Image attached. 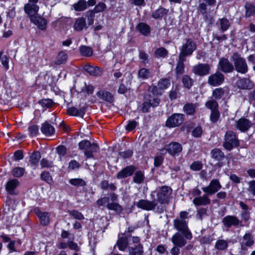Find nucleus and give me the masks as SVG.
Masks as SVG:
<instances>
[{
  "label": "nucleus",
  "instance_id": "2",
  "mask_svg": "<svg viewBox=\"0 0 255 255\" xmlns=\"http://www.w3.org/2000/svg\"><path fill=\"white\" fill-rule=\"evenodd\" d=\"M172 192V190L170 187L163 186L157 188L155 191L152 192L151 196L153 198L156 193L157 197V200L156 201L157 203L158 202L160 204H167L169 200L170 196Z\"/></svg>",
  "mask_w": 255,
  "mask_h": 255
},
{
  "label": "nucleus",
  "instance_id": "13",
  "mask_svg": "<svg viewBox=\"0 0 255 255\" xmlns=\"http://www.w3.org/2000/svg\"><path fill=\"white\" fill-rule=\"evenodd\" d=\"M219 66L221 71L224 73H232L234 70V64L226 58L223 57L220 59Z\"/></svg>",
  "mask_w": 255,
  "mask_h": 255
},
{
  "label": "nucleus",
  "instance_id": "49",
  "mask_svg": "<svg viewBox=\"0 0 255 255\" xmlns=\"http://www.w3.org/2000/svg\"><path fill=\"white\" fill-rule=\"evenodd\" d=\"M225 138L234 143L235 146L238 145V141L236 138V134L234 132L231 131L227 132L226 134Z\"/></svg>",
  "mask_w": 255,
  "mask_h": 255
},
{
  "label": "nucleus",
  "instance_id": "16",
  "mask_svg": "<svg viewBox=\"0 0 255 255\" xmlns=\"http://www.w3.org/2000/svg\"><path fill=\"white\" fill-rule=\"evenodd\" d=\"M83 68L86 72L88 73L89 75L92 76H100L103 72L102 70L99 67L94 66L89 64L85 65Z\"/></svg>",
  "mask_w": 255,
  "mask_h": 255
},
{
  "label": "nucleus",
  "instance_id": "47",
  "mask_svg": "<svg viewBox=\"0 0 255 255\" xmlns=\"http://www.w3.org/2000/svg\"><path fill=\"white\" fill-rule=\"evenodd\" d=\"M168 51L163 47L157 48L154 52L155 56L157 58H164L168 54Z\"/></svg>",
  "mask_w": 255,
  "mask_h": 255
},
{
  "label": "nucleus",
  "instance_id": "46",
  "mask_svg": "<svg viewBox=\"0 0 255 255\" xmlns=\"http://www.w3.org/2000/svg\"><path fill=\"white\" fill-rule=\"evenodd\" d=\"M170 85L169 79L165 78L160 79L158 83V87L160 90H165L169 87Z\"/></svg>",
  "mask_w": 255,
  "mask_h": 255
},
{
  "label": "nucleus",
  "instance_id": "45",
  "mask_svg": "<svg viewBox=\"0 0 255 255\" xmlns=\"http://www.w3.org/2000/svg\"><path fill=\"white\" fill-rule=\"evenodd\" d=\"M198 104L187 103L183 107L184 112H195L198 107Z\"/></svg>",
  "mask_w": 255,
  "mask_h": 255
},
{
  "label": "nucleus",
  "instance_id": "10",
  "mask_svg": "<svg viewBox=\"0 0 255 255\" xmlns=\"http://www.w3.org/2000/svg\"><path fill=\"white\" fill-rule=\"evenodd\" d=\"M210 65L207 63H199L193 67V72L197 75L204 76L210 73Z\"/></svg>",
  "mask_w": 255,
  "mask_h": 255
},
{
  "label": "nucleus",
  "instance_id": "58",
  "mask_svg": "<svg viewBox=\"0 0 255 255\" xmlns=\"http://www.w3.org/2000/svg\"><path fill=\"white\" fill-rule=\"evenodd\" d=\"M107 8L106 4L104 2H100L96 5L94 8V11L95 13L101 12L104 11Z\"/></svg>",
  "mask_w": 255,
  "mask_h": 255
},
{
  "label": "nucleus",
  "instance_id": "42",
  "mask_svg": "<svg viewBox=\"0 0 255 255\" xmlns=\"http://www.w3.org/2000/svg\"><path fill=\"white\" fill-rule=\"evenodd\" d=\"M150 76V71L145 68L140 69L138 72V77L142 79H147Z\"/></svg>",
  "mask_w": 255,
  "mask_h": 255
},
{
  "label": "nucleus",
  "instance_id": "59",
  "mask_svg": "<svg viewBox=\"0 0 255 255\" xmlns=\"http://www.w3.org/2000/svg\"><path fill=\"white\" fill-rule=\"evenodd\" d=\"M164 157L161 154H157L154 160V165L156 167H159L163 163Z\"/></svg>",
  "mask_w": 255,
  "mask_h": 255
},
{
  "label": "nucleus",
  "instance_id": "6",
  "mask_svg": "<svg viewBox=\"0 0 255 255\" xmlns=\"http://www.w3.org/2000/svg\"><path fill=\"white\" fill-rule=\"evenodd\" d=\"M39 0H28V3L24 6V10L26 14L31 17L35 15L39 10V6L37 4Z\"/></svg>",
  "mask_w": 255,
  "mask_h": 255
},
{
  "label": "nucleus",
  "instance_id": "50",
  "mask_svg": "<svg viewBox=\"0 0 255 255\" xmlns=\"http://www.w3.org/2000/svg\"><path fill=\"white\" fill-rule=\"evenodd\" d=\"M212 157L217 160H220L224 157V153L219 149H214L211 151Z\"/></svg>",
  "mask_w": 255,
  "mask_h": 255
},
{
  "label": "nucleus",
  "instance_id": "48",
  "mask_svg": "<svg viewBox=\"0 0 255 255\" xmlns=\"http://www.w3.org/2000/svg\"><path fill=\"white\" fill-rule=\"evenodd\" d=\"M206 106L207 108L210 109L211 112H218L217 108L218 107V103L214 100H211L208 101L206 103Z\"/></svg>",
  "mask_w": 255,
  "mask_h": 255
},
{
  "label": "nucleus",
  "instance_id": "17",
  "mask_svg": "<svg viewBox=\"0 0 255 255\" xmlns=\"http://www.w3.org/2000/svg\"><path fill=\"white\" fill-rule=\"evenodd\" d=\"M252 126V123L247 119L242 118L237 122L236 127L242 132L247 131Z\"/></svg>",
  "mask_w": 255,
  "mask_h": 255
},
{
  "label": "nucleus",
  "instance_id": "44",
  "mask_svg": "<svg viewBox=\"0 0 255 255\" xmlns=\"http://www.w3.org/2000/svg\"><path fill=\"white\" fill-rule=\"evenodd\" d=\"M25 172V169L22 167H16L14 168L11 171V174L13 177H22Z\"/></svg>",
  "mask_w": 255,
  "mask_h": 255
},
{
  "label": "nucleus",
  "instance_id": "61",
  "mask_svg": "<svg viewBox=\"0 0 255 255\" xmlns=\"http://www.w3.org/2000/svg\"><path fill=\"white\" fill-rule=\"evenodd\" d=\"M138 125V122L134 120L129 121L128 124L126 127V129L128 131H130L134 129Z\"/></svg>",
  "mask_w": 255,
  "mask_h": 255
},
{
  "label": "nucleus",
  "instance_id": "52",
  "mask_svg": "<svg viewBox=\"0 0 255 255\" xmlns=\"http://www.w3.org/2000/svg\"><path fill=\"white\" fill-rule=\"evenodd\" d=\"M182 83L186 88L190 89L193 85V81L189 76L185 75L182 77Z\"/></svg>",
  "mask_w": 255,
  "mask_h": 255
},
{
  "label": "nucleus",
  "instance_id": "32",
  "mask_svg": "<svg viewBox=\"0 0 255 255\" xmlns=\"http://www.w3.org/2000/svg\"><path fill=\"white\" fill-rule=\"evenodd\" d=\"M117 245L119 250L121 251H125L128 246L127 238L125 237H119L117 242Z\"/></svg>",
  "mask_w": 255,
  "mask_h": 255
},
{
  "label": "nucleus",
  "instance_id": "64",
  "mask_svg": "<svg viewBox=\"0 0 255 255\" xmlns=\"http://www.w3.org/2000/svg\"><path fill=\"white\" fill-rule=\"evenodd\" d=\"M107 208L109 210H115V211H121L122 210V207L119 204L117 203H108Z\"/></svg>",
  "mask_w": 255,
  "mask_h": 255
},
{
  "label": "nucleus",
  "instance_id": "25",
  "mask_svg": "<svg viewBox=\"0 0 255 255\" xmlns=\"http://www.w3.org/2000/svg\"><path fill=\"white\" fill-rule=\"evenodd\" d=\"M254 241L253 236L250 233H246L243 237L241 242L242 249L251 247L254 244Z\"/></svg>",
  "mask_w": 255,
  "mask_h": 255
},
{
  "label": "nucleus",
  "instance_id": "9",
  "mask_svg": "<svg viewBox=\"0 0 255 255\" xmlns=\"http://www.w3.org/2000/svg\"><path fill=\"white\" fill-rule=\"evenodd\" d=\"M222 188V185L218 179H213L208 186L203 187L202 191L208 195L214 194Z\"/></svg>",
  "mask_w": 255,
  "mask_h": 255
},
{
  "label": "nucleus",
  "instance_id": "23",
  "mask_svg": "<svg viewBox=\"0 0 255 255\" xmlns=\"http://www.w3.org/2000/svg\"><path fill=\"white\" fill-rule=\"evenodd\" d=\"M174 228L179 232H185L188 229V222L180 219H175L173 221Z\"/></svg>",
  "mask_w": 255,
  "mask_h": 255
},
{
  "label": "nucleus",
  "instance_id": "38",
  "mask_svg": "<svg viewBox=\"0 0 255 255\" xmlns=\"http://www.w3.org/2000/svg\"><path fill=\"white\" fill-rule=\"evenodd\" d=\"M67 56L65 52L61 51L58 53L56 57L54 63L55 64L59 65L65 63L67 61Z\"/></svg>",
  "mask_w": 255,
  "mask_h": 255
},
{
  "label": "nucleus",
  "instance_id": "26",
  "mask_svg": "<svg viewBox=\"0 0 255 255\" xmlns=\"http://www.w3.org/2000/svg\"><path fill=\"white\" fill-rule=\"evenodd\" d=\"M31 21L41 30H45L46 28L47 20L41 17L35 16L31 18Z\"/></svg>",
  "mask_w": 255,
  "mask_h": 255
},
{
  "label": "nucleus",
  "instance_id": "7",
  "mask_svg": "<svg viewBox=\"0 0 255 255\" xmlns=\"http://www.w3.org/2000/svg\"><path fill=\"white\" fill-rule=\"evenodd\" d=\"M225 80V76L220 72H216L210 75L208 79V83L214 87L221 85Z\"/></svg>",
  "mask_w": 255,
  "mask_h": 255
},
{
  "label": "nucleus",
  "instance_id": "57",
  "mask_svg": "<svg viewBox=\"0 0 255 255\" xmlns=\"http://www.w3.org/2000/svg\"><path fill=\"white\" fill-rule=\"evenodd\" d=\"M203 164L201 161H196L193 162L190 166V168L193 171H199L202 168Z\"/></svg>",
  "mask_w": 255,
  "mask_h": 255
},
{
  "label": "nucleus",
  "instance_id": "1",
  "mask_svg": "<svg viewBox=\"0 0 255 255\" xmlns=\"http://www.w3.org/2000/svg\"><path fill=\"white\" fill-rule=\"evenodd\" d=\"M234 63V70L237 72L244 74L248 71V66L246 59L238 52H234L231 57Z\"/></svg>",
  "mask_w": 255,
  "mask_h": 255
},
{
  "label": "nucleus",
  "instance_id": "30",
  "mask_svg": "<svg viewBox=\"0 0 255 255\" xmlns=\"http://www.w3.org/2000/svg\"><path fill=\"white\" fill-rule=\"evenodd\" d=\"M41 131L44 134L49 136L54 133L55 129L51 125L46 122L42 125Z\"/></svg>",
  "mask_w": 255,
  "mask_h": 255
},
{
  "label": "nucleus",
  "instance_id": "5",
  "mask_svg": "<svg viewBox=\"0 0 255 255\" xmlns=\"http://www.w3.org/2000/svg\"><path fill=\"white\" fill-rule=\"evenodd\" d=\"M216 0H199L198 12L202 14L205 20L208 19V7L213 6Z\"/></svg>",
  "mask_w": 255,
  "mask_h": 255
},
{
  "label": "nucleus",
  "instance_id": "29",
  "mask_svg": "<svg viewBox=\"0 0 255 255\" xmlns=\"http://www.w3.org/2000/svg\"><path fill=\"white\" fill-rule=\"evenodd\" d=\"M38 103L44 110H46L48 109L53 110V109H52L56 106V103L50 99H42L39 101Z\"/></svg>",
  "mask_w": 255,
  "mask_h": 255
},
{
  "label": "nucleus",
  "instance_id": "56",
  "mask_svg": "<svg viewBox=\"0 0 255 255\" xmlns=\"http://www.w3.org/2000/svg\"><path fill=\"white\" fill-rule=\"evenodd\" d=\"M28 131L29 136L31 137L35 136L39 132V128L36 125H32L29 127Z\"/></svg>",
  "mask_w": 255,
  "mask_h": 255
},
{
  "label": "nucleus",
  "instance_id": "8",
  "mask_svg": "<svg viewBox=\"0 0 255 255\" xmlns=\"http://www.w3.org/2000/svg\"><path fill=\"white\" fill-rule=\"evenodd\" d=\"M184 121L183 115L175 113L166 121V125L169 128H174L181 125Z\"/></svg>",
  "mask_w": 255,
  "mask_h": 255
},
{
  "label": "nucleus",
  "instance_id": "4",
  "mask_svg": "<svg viewBox=\"0 0 255 255\" xmlns=\"http://www.w3.org/2000/svg\"><path fill=\"white\" fill-rule=\"evenodd\" d=\"M182 151V145L177 142H172L166 145L164 148L160 149V153L164 154L167 152L172 156L178 155Z\"/></svg>",
  "mask_w": 255,
  "mask_h": 255
},
{
  "label": "nucleus",
  "instance_id": "40",
  "mask_svg": "<svg viewBox=\"0 0 255 255\" xmlns=\"http://www.w3.org/2000/svg\"><path fill=\"white\" fill-rule=\"evenodd\" d=\"M219 29L222 31L224 32L228 30L230 26V22L229 20L226 18H222L219 19Z\"/></svg>",
  "mask_w": 255,
  "mask_h": 255
},
{
  "label": "nucleus",
  "instance_id": "55",
  "mask_svg": "<svg viewBox=\"0 0 255 255\" xmlns=\"http://www.w3.org/2000/svg\"><path fill=\"white\" fill-rule=\"evenodd\" d=\"M144 179V174L142 171H137L133 177V181L136 183H141Z\"/></svg>",
  "mask_w": 255,
  "mask_h": 255
},
{
  "label": "nucleus",
  "instance_id": "53",
  "mask_svg": "<svg viewBox=\"0 0 255 255\" xmlns=\"http://www.w3.org/2000/svg\"><path fill=\"white\" fill-rule=\"evenodd\" d=\"M69 183L72 185L80 187L84 186L86 185L85 181L81 178H73L69 180Z\"/></svg>",
  "mask_w": 255,
  "mask_h": 255
},
{
  "label": "nucleus",
  "instance_id": "20",
  "mask_svg": "<svg viewBox=\"0 0 255 255\" xmlns=\"http://www.w3.org/2000/svg\"><path fill=\"white\" fill-rule=\"evenodd\" d=\"M240 222V220L236 217L234 216H227L225 217L223 220L224 226L228 228L232 226H238Z\"/></svg>",
  "mask_w": 255,
  "mask_h": 255
},
{
  "label": "nucleus",
  "instance_id": "54",
  "mask_svg": "<svg viewBox=\"0 0 255 255\" xmlns=\"http://www.w3.org/2000/svg\"><path fill=\"white\" fill-rule=\"evenodd\" d=\"M228 246V242L224 240H219L217 241L215 247L219 250H224L226 249Z\"/></svg>",
  "mask_w": 255,
  "mask_h": 255
},
{
  "label": "nucleus",
  "instance_id": "18",
  "mask_svg": "<svg viewBox=\"0 0 255 255\" xmlns=\"http://www.w3.org/2000/svg\"><path fill=\"white\" fill-rule=\"evenodd\" d=\"M171 241L174 246L182 248L186 244V241L179 233H175L171 238Z\"/></svg>",
  "mask_w": 255,
  "mask_h": 255
},
{
  "label": "nucleus",
  "instance_id": "22",
  "mask_svg": "<svg viewBox=\"0 0 255 255\" xmlns=\"http://www.w3.org/2000/svg\"><path fill=\"white\" fill-rule=\"evenodd\" d=\"M136 29L142 35L148 36L151 32L150 27L144 22H140L136 26Z\"/></svg>",
  "mask_w": 255,
  "mask_h": 255
},
{
  "label": "nucleus",
  "instance_id": "14",
  "mask_svg": "<svg viewBox=\"0 0 255 255\" xmlns=\"http://www.w3.org/2000/svg\"><path fill=\"white\" fill-rule=\"evenodd\" d=\"M236 84L239 89L243 90H250L254 87L253 82L250 79L247 78L239 79L237 81Z\"/></svg>",
  "mask_w": 255,
  "mask_h": 255
},
{
  "label": "nucleus",
  "instance_id": "34",
  "mask_svg": "<svg viewBox=\"0 0 255 255\" xmlns=\"http://www.w3.org/2000/svg\"><path fill=\"white\" fill-rule=\"evenodd\" d=\"M168 11V9L161 7L152 12V17L155 19H158L167 15Z\"/></svg>",
  "mask_w": 255,
  "mask_h": 255
},
{
  "label": "nucleus",
  "instance_id": "43",
  "mask_svg": "<svg viewBox=\"0 0 255 255\" xmlns=\"http://www.w3.org/2000/svg\"><path fill=\"white\" fill-rule=\"evenodd\" d=\"M95 13L94 10H89L86 13V17L87 20L88 25H92L94 23Z\"/></svg>",
  "mask_w": 255,
  "mask_h": 255
},
{
  "label": "nucleus",
  "instance_id": "63",
  "mask_svg": "<svg viewBox=\"0 0 255 255\" xmlns=\"http://www.w3.org/2000/svg\"><path fill=\"white\" fill-rule=\"evenodd\" d=\"M91 142L86 140H83L79 143V146L80 149L87 150L90 146Z\"/></svg>",
  "mask_w": 255,
  "mask_h": 255
},
{
  "label": "nucleus",
  "instance_id": "41",
  "mask_svg": "<svg viewBox=\"0 0 255 255\" xmlns=\"http://www.w3.org/2000/svg\"><path fill=\"white\" fill-rule=\"evenodd\" d=\"M49 76L47 74L39 75L37 77L36 82L38 83L39 85H41L42 87L46 86L47 84H49Z\"/></svg>",
  "mask_w": 255,
  "mask_h": 255
},
{
  "label": "nucleus",
  "instance_id": "24",
  "mask_svg": "<svg viewBox=\"0 0 255 255\" xmlns=\"http://www.w3.org/2000/svg\"><path fill=\"white\" fill-rule=\"evenodd\" d=\"M35 212L39 217L42 225H46L49 223V215L48 212H43L40 211L39 209H35Z\"/></svg>",
  "mask_w": 255,
  "mask_h": 255
},
{
  "label": "nucleus",
  "instance_id": "21",
  "mask_svg": "<svg viewBox=\"0 0 255 255\" xmlns=\"http://www.w3.org/2000/svg\"><path fill=\"white\" fill-rule=\"evenodd\" d=\"M193 203L195 206H205L210 204L211 200L209 198L208 194H206L202 196L195 198Z\"/></svg>",
  "mask_w": 255,
  "mask_h": 255
},
{
  "label": "nucleus",
  "instance_id": "28",
  "mask_svg": "<svg viewBox=\"0 0 255 255\" xmlns=\"http://www.w3.org/2000/svg\"><path fill=\"white\" fill-rule=\"evenodd\" d=\"M87 27L85 18L84 17H82L77 18L74 23V28L76 31H80Z\"/></svg>",
  "mask_w": 255,
  "mask_h": 255
},
{
  "label": "nucleus",
  "instance_id": "27",
  "mask_svg": "<svg viewBox=\"0 0 255 255\" xmlns=\"http://www.w3.org/2000/svg\"><path fill=\"white\" fill-rule=\"evenodd\" d=\"M229 89L228 87H224V88H216L213 91L212 96L213 97L217 99H220L225 94H228Z\"/></svg>",
  "mask_w": 255,
  "mask_h": 255
},
{
  "label": "nucleus",
  "instance_id": "11",
  "mask_svg": "<svg viewBox=\"0 0 255 255\" xmlns=\"http://www.w3.org/2000/svg\"><path fill=\"white\" fill-rule=\"evenodd\" d=\"M20 185L19 181L16 179L8 180L5 184V189L7 194L16 195L18 193L17 188Z\"/></svg>",
  "mask_w": 255,
  "mask_h": 255
},
{
  "label": "nucleus",
  "instance_id": "35",
  "mask_svg": "<svg viewBox=\"0 0 255 255\" xmlns=\"http://www.w3.org/2000/svg\"><path fill=\"white\" fill-rule=\"evenodd\" d=\"M99 150V146L96 143H90L89 149L85 151V155L87 158H92L93 157V153L97 152Z\"/></svg>",
  "mask_w": 255,
  "mask_h": 255
},
{
  "label": "nucleus",
  "instance_id": "37",
  "mask_svg": "<svg viewBox=\"0 0 255 255\" xmlns=\"http://www.w3.org/2000/svg\"><path fill=\"white\" fill-rule=\"evenodd\" d=\"M73 7L76 11H82L87 9V1L85 0H79L73 5Z\"/></svg>",
  "mask_w": 255,
  "mask_h": 255
},
{
  "label": "nucleus",
  "instance_id": "19",
  "mask_svg": "<svg viewBox=\"0 0 255 255\" xmlns=\"http://www.w3.org/2000/svg\"><path fill=\"white\" fill-rule=\"evenodd\" d=\"M97 96L101 100L104 101L112 103L114 101V97L109 92L103 90H100L96 93Z\"/></svg>",
  "mask_w": 255,
  "mask_h": 255
},
{
  "label": "nucleus",
  "instance_id": "36",
  "mask_svg": "<svg viewBox=\"0 0 255 255\" xmlns=\"http://www.w3.org/2000/svg\"><path fill=\"white\" fill-rule=\"evenodd\" d=\"M129 255H143V246L139 245L136 247H129Z\"/></svg>",
  "mask_w": 255,
  "mask_h": 255
},
{
  "label": "nucleus",
  "instance_id": "31",
  "mask_svg": "<svg viewBox=\"0 0 255 255\" xmlns=\"http://www.w3.org/2000/svg\"><path fill=\"white\" fill-rule=\"evenodd\" d=\"M186 60V58L178 56V60L176 68V72L177 75H181L184 72L185 66L184 62Z\"/></svg>",
  "mask_w": 255,
  "mask_h": 255
},
{
  "label": "nucleus",
  "instance_id": "39",
  "mask_svg": "<svg viewBox=\"0 0 255 255\" xmlns=\"http://www.w3.org/2000/svg\"><path fill=\"white\" fill-rule=\"evenodd\" d=\"M40 158L41 154L39 152H34L30 157L29 162L32 166H36Z\"/></svg>",
  "mask_w": 255,
  "mask_h": 255
},
{
  "label": "nucleus",
  "instance_id": "51",
  "mask_svg": "<svg viewBox=\"0 0 255 255\" xmlns=\"http://www.w3.org/2000/svg\"><path fill=\"white\" fill-rule=\"evenodd\" d=\"M80 51L81 54L84 56L90 57L93 54V50L92 48L86 46H81L80 47Z\"/></svg>",
  "mask_w": 255,
  "mask_h": 255
},
{
  "label": "nucleus",
  "instance_id": "12",
  "mask_svg": "<svg viewBox=\"0 0 255 255\" xmlns=\"http://www.w3.org/2000/svg\"><path fill=\"white\" fill-rule=\"evenodd\" d=\"M136 206L141 209L146 211H150L153 210L157 205L155 200L150 201L147 200H139L136 204Z\"/></svg>",
  "mask_w": 255,
  "mask_h": 255
},
{
  "label": "nucleus",
  "instance_id": "62",
  "mask_svg": "<svg viewBox=\"0 0 255 255\" xmlns=\"http://www.w3.org/2000/svg\"><path fill=\"white\" fill-rule=\"evenodd\" d=\"M202 133L203 130L201 126L196 127L192 131V134L195 137H200Z\"/></svg>",
  "mask_w": 255,
  "mask_h": 255
},
{
  "label": "nucleus",
  "instance_id": "3",
  "mask_svg": "<svg viewBox=\"0 0 255 255\" xmlns=\"http://www.w3.org/2000/svg\"><path fill=\"white\" fill-rule=\"evenodd\" d=\"M196 48V42L191 38L186 39L185 42L179 48L180 53L178 56L186 58L187 57L192 55Z\"/></svg>",
  "mask_w": 255,
  "mask_h": 255
},
{
  "label": "nucleus",
  "instance_id": "33",
  "mask_svg": "<svg viewBox=\"0 0 255 255\" xmlns=\"http://www.w3.org/2000/svg\"><path fill=\"white\" fill-rule=\"evenodd\" d=\"M246 9V17H249L255 14V4L247 2L245 5Z\"/></svg>",
  "mask_w": 255,
  "mask_h": 255
},
{
  "label": "nucleus",
  "instance_id": "15",
  "mask_svg": "<svg viewBox=\"0 0 255 255\" xmlns=\"http://www.w3.org/2000/svg\"><path fill=\"white\" fill-rule=\"evenodd\" d=\"M135 170V167L134 166H128L117 173V178L120 179L129 177L132 175Z\"/></svg>",
  "mask_w": 255,
  "mask_h": 255
},
{
  "label": "nucleus",
  "instance_id": "60",
  "mask_svg": "<svg viewBox=\"0 0 255 255\" xmlns=\"http://www.w3.org/2000/svg\"><path fill=\"white\" fill-rule=\"evenodd\" d=\"M69 213L75 219L78 220H83L84 219V216L82 214V213L77 210H74L70 211H69Z\"/></svg>",
  "mask_w": 255,
  "mask_h": 255
}]
</instances>
